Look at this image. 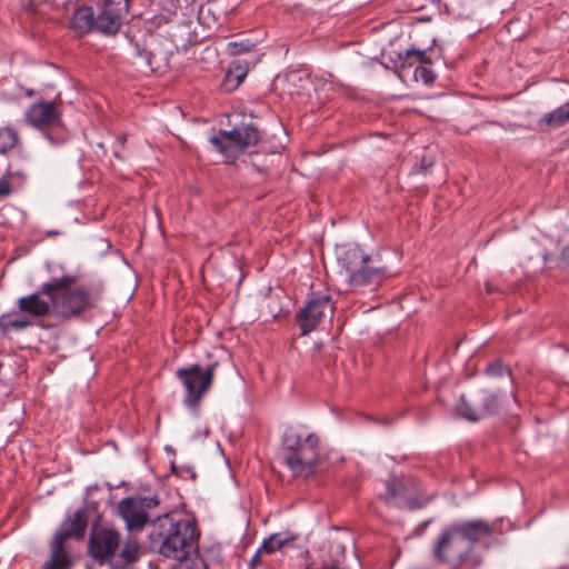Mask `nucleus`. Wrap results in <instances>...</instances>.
<instances>
[{
	"label": "nucleus",
	"mask_w": 569,
	"mask_h": 569,
	"mask_svg": "<svg viewBox=\"0 0 569 569\" xmlns=\"http://www.w3.org/2000/svg\"><path fill=\"white\" fill-rule=\"evenodd\" d=\"M493 535V526L482 519L455 521L443 527L433 541L432 558L438 563L459 567L475 547Z\"/></svg>",
	"instance_id": "nucleus-1"
},
{
	"label": "nucleus",
	"mask_w": 569,
	"mask_h": 569,
	"mask_svg": "<svg viewBox=\"0 0 569 569\" xmlns=\"http://www.w3.org/2000/svg\"><path fill=\"white\" fill-rule=\"evenodd\" d=\"M281 459L296 478L316 475L319 465V438L303 426H288L281 439Z\"/></svg>",
	"instance_id": "nucleus-2"
},
{
	"label": "nucleus",
	"mask_w": 569,
	"mask_h": 569,
	"mask_svg": "<svg viewBox=\"0 0 569 569\" xmlns=\"http://www.w3.org/2000/svg\"><path fill=\"white\" fill-rule=\"evenodd\" d=\"M77 277L63 274L42 283V292L52 299L53 316L67 321L80 317L94 307L98 296L86 287H73Z\"/></svg>",
	"instance_id": "nucleus-3"
},
{
	"label": "nucleus",
	"mask_w": 569,
	"mask_h": 569,
	"mask_svg": "<svg viewBox=\"0 0 569 569\" xmlns=\"http://www.w3.org/2000/svg\"><path fill=\"white\" fill-rule=\"evenodd\" d=\"M87 527V520L82 511H77L72 517L62 522L50 543V558L42 569H68L71 559L66 550L64 542L71 538H82Z\"/></svg>",
	"instance_id": "nucleus-4"
},
{
	"label": "nucleus",
	"mask_w": 569,
	"mask_h": 569,
	"mask_svg": "<svg viewBox=\"0 0 569 569\" xmlns=\"http://www.w3.org/2000/svg\"><path fill=\"white\" fill-rule=\"evenodd\" d=\"M259 130L252 124L236 127L230 131L221 130L210 138L211 144L224 157L226 162L233 163L238 153L259 142Z\"/></svg>",
	"instance_id": "nucleus-5"
},
{
	"label": "nucleus",
	"mask_w": 569,
	"mask_h": 569,
	"mask_svg": "<svg viewBox=\"0 0 569 569\" xmlns=\"http://www.w3.org/2000/svg\"><path fill=\"white\" fill-rule=\"evenodd\" d=\"M214 366L206 368L199 365L180 368V382L186 390L183 403L186 407L196 409L204 393L211 387Z\"/></svg>",
	"instance_id": "nucleus-6"
},
{
	"label": "nucleus",
	"mask_w": 569,
	"mask_h": 569,
	"mask_svg": "<svg viewBox=\"0 0 569 569\" xmlns=\"http://www.w3.org/2000/svg\"><path fill=\"white\" fill-rule=\"evenodd\" d=\"M500 406V393L480 390L472 395L470 400L462 395L456 407V411L460 417L469 421H479L490 415L497 413Z\"/></svg>",
	"instance_id": "nucleus-7"
},
{
	"label": "nucleus",
	"mask_w": 569,
	"mask_h": 569,
	"mask_svg": "<svg viewBox=\"0 0 569 569\" xmlns=\"http://www.w3.org/2000/svg\"><path fill=\"white\" fill-rule=\"evenodd\" d=\"M158 503L156 497H127L119 502L118 511L129 530L140 531L149 521V510Z\"/></svg>",
	"instance_id": "nucleus-8"
},
{
	"label": "nucleus",
	"mask_w": 569,
	"mask_h": 569,
	"mask_svg": "<svg viewBox=\"0 0 569 569\" xmlns=\"http://www.w3.org/2000/svg\"><path fill=\"white\" fill-rule=\"evenodd\" d=\"M128 11L129 0H104L96 14V31L104 36L117 34Z\"/></svg>",
	"instance_id": "nucleus-9"
},
{
	"label": "nucleus",
	"mask_w": 569,
	"mask_h": 569,
	"mask_svg": "<svg viewBox=\"0 0 569 569\" xmlns=\"http://www.w3.org/2000/svg\"><path fill=\"white\" fill-rule=\"evenodd\" d=\"M333 309V303L329 296H319L310 299L296 316L301 335L306 336L316 330L327 315H332Z\"/></svg>",
	"instance_id": "nucleus-10"
},
{
	"label": "nucleus",
	"mask_w": 569,
	"mask_h": 569,
	"mask_svg": "<svg viewBox=\"0 0 569 569\" xmlns=\"http://www.w3.org/2000/svg\"><path fill=\"white\" fill-rule=\"evenodd\" d=\"M390 276L391 272L386 267H370L367 262L346 276V279L351 291L367 293L375 291Z\"/></svg>",
	"instance_id": "nucleus-11"
},
{
	"label": "nucleus",
	"mask_w": 569,
	"mask_h": 569,
	"mask_svg": "<svg viewBox=\"0 0 569 569\" xmlns=\"http://www.w3.org/2000/svg\"><path fill=\"white\" fill-rule=\"evenodd\" d=\"M120 545V533L113 529H102L91 536L89 552L100 563L108 561L112 566V557Z\"/></svg>",
	"instance_id": "nucleus-12"
},
{
	"label": "nucleus",
	"mask_w": 569,
	"mask_h": 569,
	"mask_svg": "<svg viewBox=\"0 0 569 569\" xmlns=\"http://www.w3.org/2000/svg\"><path fill=\"white\" fill-rule=\"evenodd\" d=\"M26 122L39 130L58 126L61 114L54 102L41 101L31 104L24 113Z\"/></svg>",
	"instance_id": "nucleus-13"
},
{
	"label": "nucleus",
	"mask_w": 569,
	"mask_h": 569,
	"mask_svg": "<svg viewBox=\"0 0 569 569\" xmlns=\"http://www.w3.org/2000/svg\"><path fill=\"white\" fill-rule=\"evenodd\" d=\"M186 2V21H180V40L183 41V47L193 46L200 42L203 38L198 33L200 26V16L202 13V6L200 0H183Z\"/></svg>",
	"instance_id": "nucleus-14"
},
{
	"label": "nucleus",
	"mask_w": 569,
	"mask_h": 569,
	"mask_svg": "<svg viewBox=\"0 0 569 569\" xmlns=\"http://www.w3.org/2000/svg\"><path fill=\"white\" fill-rule=\"evenodd\" d=\"M180 552L188 549L199 550V540L201 538V529L193 512L186 510V505L180 502Z\"/></svg>",
	"instance_id": "nucleus-15"
},
{
	"label": "nucleus",
	"mask_w": 569,
	"mask_h": 569,
	"mask_svg": "<svg viewBox=\"0 0 569 569\" xmlns=\"http://www.w3.org/2000/svg\"><path fill=\"white\" fill-rule=\"evenodd\" d=\"M17 306L21 313L36 318L53 316L52 299L46 297V293L42 292V286L39 291L20 297Z\"/></svg>",
	"instance_id": "nucleus-16"
},
{
	"label": "nucleus",
	"mask_w": 569,
	"mask_h": 569,
	"mask_svg": "<svg viewBox=\"0 0 569 569\" xmlns=\"http://www.w3.org/2000/svg\"><path fill=\"white\" fill-rule=\"evenodd\" d=\"M386 493L385 500L388 505L397 508L416 509L419 508L417 499H413L403 482L402 479L393 478L392 480L386 481Z\"/></svg>",
	"instance_id": "nucleus-17"
},
{
	"label": "nucleus",
	"mask_w": 569,
	"mask_h": 569,
	"mask_svg": "<svg viewBox=\"0 0 569 569\" xmlns=\"http://www.w3.org/2000/svg\"><path fill=\"white\" fill-rule=\"evenodd\" d=\"M369 260L358 246L341 247L337 252L338 264L346 271V276L353 273Z\"/></svg>",
	"instance_id": "nucleus-18"
},
{
	"label": "nucleus",
	"mask_w": 569,
	"mask_h": 569,
	"mask_svg": "<svg viewBox=\"0 0 569 569\" xmlns=\"http://www.w3.org/2000/svg\"><path fill=\"white\" fill-rule=\"evenodd\" d=\"M69 27L78 37L96 30V13L92 8L87 6L77 8L71 16Z\"/></svg>",
	"instance_id": "nucleus-19"
},
{
	"label": "nucleus",
	"mask_w": 569,
	"mask_h": 569,
	"mask_svg": "<svg viewBox=\"0 0 569 569\" xmlns=\"http://www.w3.org/2000/svg\"><path fill=\"white\" fill-rule=\"evenodd\" d=\"M567 123H569V101L546 113L538 121L539 127L547 130L560 128Z\"/></svg>",
	"instance_id": "nucleus-20"
},
{
	"label": "nucleus",
	"mask_w": 569,
	"mask_h": 569,
	"mask_svg": "<svg viewBox=\"0 0 569 569\" xmlns=\"http://www.w3.org/2000/svg\"><path fill=\"white\" fill-rule=\"evenodd\" d=\"M296 538L297 536L291 532L273 533L262 541V545L260 546V552H264L267 555L273 553L280 550L287 543L293 541Z\"/></svg>",
	"instance_id": "nucleus-21"
},
{
	"label": "nucleus",
	"mask_w": 569,
	"mask_h": 569,
	"mask_svg": "<svg viewBox=\"0 0 569 569\" xmlns=\"http://www.w3.org/2000/svg\"><path fill=\"white\" fill-rule=\"evenodd\" d=\"M32 323L28 320L24 313L18 315L9 312L0 316V330L9 332L10 330H22L30 327Z\"/></svg>",
	"instance_id": "nucleus-22"
},
{
	"label": "nucleus",
	"mask_w": 569,
	"mask_h": 569,
	"mask_svg": "<svg viewBox=\"0 0 569 569\" xmlns=\"http://www.w3.org/2000/svg\"><path fill=\"white\" fill-rule=\"evenodd\" d=\"M178 552V523H170L168 533L159 547V553L176 559Z\"/></svg>",
	"instance_id": "nucleus-23"
},
{
	"label": "nucleus",
	"mask_w": 569,
	"mask_h": 569,
	"mask_svg": "<svg viewBox=\"0 0 569 569\" xmlns=\"http://www.w3.org/2000/svg\"><path fill=\"white\" fill-rule=\"evenodd\" d=\"M207 567L199 550L188 549L180 552V569H207Z\"/></svg>",
	"instance_id": "nucleus-24"
},
{
	"label": "nucleus",
	"mask_w": 569,
	"mask_h": 569,
	"mask_svg": "<svg viewBox=\"0 0 569 569\" xmlns=\"http://www.w3.org/2000/svg\"><path fill=\"white\" fill-rule=\"evenodd\" d=\"M18 141L19 134L13 128H0V153H6L14 148Z\"/></svg>",
	"instance_id": "nucleus-25"
},
{
	"label": "nucleus",
	"mask_w": 569,
	"mask_h": 569,
	"mask_svg": "<svg viewBox=\"0 0 569 569\" xmlns=\"http://www.w3.org/2000/svg\"><path fill=\"white\" fill-rule=\"evenodd\" d=\"M486 375L489 377H500L507 378L508 383L512 385L511 371L508 367H506L501 360H496L489 363L486 368Z\"/></svg>",
	"instance_id": "nucleus-26"
},
{
	"label": "nucleus",
	"mask_w": 569,
	"mask_h": 569,
	"mask_svg": "<svg viewBox=\"0 0 569 569\" xmlns=\"http://www.w3.org/2000/svg\"><path fill=\"white\" fill-rule=\"evenodd\" d=\"M121 558L127 565L133 563L139 558V545L136 540H127L121 551Z\"/></svg>",
	"instance_id": "nucleus-27"
},
{
	"label": "nucleus",
	"mask_w": 569,
	"mask_h": 569,
	"mask_svg": "<svg viewBox=\"0 0 569 569\" xmlns=\"http://www.w3.org/2000/svg\"><path fill=\"white\" fill-rule=\"evenodd\" d=\"M400 59H405V62L408 64H411V60H415L421 64H430L431 59L426 56V52L423 50L418 49H408L405 52V56L401 53L399 54Z\"/></svg>",
	"instance_id": "nucleus-28"
},
{
	"label": "nucleus",
	"mask_w": 569,
	"mask_h": 569,
	"mask_svg": "<svg viewBox=\"0 0 569 569\" xmlns=\"http://www.w3.org/2000/svg\"><path fill=\"white\" fill-rule=\"evenodd\" d=\"M253 48L250 40L233 41L227 44V50L231 56H238L249 52Z\"/></svg>",
	"instance_id": "nucleus-29"
},
{
	"label": "nucleus",
	"mask_w": 569,
	"mask_h": 569,
	"mask_svg": "<svg viewBox=\"0 0 569 569\" xmlns=\"http://www.w3.org/2000/svg\"><path fill=\"white\" fill-rule=\"evenodd\" d=\"M415 74L417 78L419 77L426 84L432 83L436 79V73L431 69L423 66L417 68L415 70Z\"/></svg>",
	"instance_id": "nucleus-30"
},
{
	"label": "nucleus",
	"mask_w": 569,
	"mask_h": 569,
	"mask_svg": "<svg viewBox=\"0 0 569 569\" xmlns=\"http://www.w3.org/2000/svg\"><path fill=\"white\" fill-rule=\"evenodd\" d=\"M198 475L193 466L180 467V479H190L191 481H196Z\"/></svg>",
	"instance_id": "nucleus-31"
},
{
	"label": "nucleus",
	"mask_w": 569,
	"mask_h": 569,
	"mask_svg": "<svg viewBox=\"0 0 569 569\" xmlns=\"http://www.w3.org/2000/svg\"><path fill=\"white\" fill-rule=\"evenodd\" d=\"M12 192L10 182L7 179H0V197H7Z\"/></svg>",
	"instance_id": "nucleus-32"
},
{
	"label": "nucleus",
	"mask_w": 569,
	"mask_h": 569,
	"mask_svg": "<svg viewBox=\"0 0 569 569\" xmlns=\"http://www.w3.org/2000/svg\"><path fill=\"white\" fill-rule=\"evenodd\" d=\"M432 166H433V159L432 158L422 157L421 162H420V164L418 167V172L425 173Z\"/></svg>",
	"instance_id": "nucleus-33"
},
{
	"label": "nucleus",
	"mask_w": 569,
	"mask_h": 569,
	"mask_svg": "<svg viewBox=\"0 0 569 569\" xmlns=\"http://www.w3.org/2000/svg\"><path fill=\"white\" fill-rule=\"evenodd\" d=\"M263 552H260V548L256 551V553L252 556L249 566L253 569L261 565V555Z\"/></svg>",
	"instance_id": "nucleus-34"
},
{
	"label": "nucleus",
	"mask_w": 569,
	"mask_h": 569,
	"mask_svg": "<svg viewBox=\"0 0 569 569\" xmlns=\"http://www.w3.org/2000/svg\"><path fill=\"white\" fill-rule=\"evenodd\" d=\"M559 260L569 266V243L562 249Z\"/></svg>",
	"instance_id": "nucleus-35"
},
{
	"label": "nucleus",
	"mask_w": 569,
	"mask_h": 569,
	"mask_svg": "<svg viewBox=\"0 0 569 569\" xmlns=\"http://www.w3.org/2000/svg\"><path fill=\"white\" fill-rule=\"evenodd\" d=\"M244 77H246V72H243V71H240L239 73L236 74V79H237L236 87H238L243 81Z\"/></svg>",
	"instance_id": "nucleus-36"
},
{
	"label": "nucleus",
	"mask_w": 569,
	"mask_h": 569,
	"mask_svg": "<svg viewBox=\"0 0 569 569\" xmlns=\"http://www.w3.org/2000/svg\"><path fill=\"white\" fill-rule=\"evenodd\" d=\"M486 291L488 293H491L495 291V288L491 286V283H489V282L486 283Z\"/></svg>",
	"instance_id": "nucleus-37"
},
{
	"label": "nucleus",
	"mask_w": 569,
	"mask_h": 569,
	"mask_svg": "<svg viewBox=\"0 0 569 569\" xmlns=\"http://www.w3.org/2000/svg\"><path fill=\"white\" fill-rule=\"evenodd\" d=\"M170 468H171V471H172L173 473H176V472H177V467H176V463H174L173 461H171V462H170Z\"/></svg>",
	"instance_id": "nucleus-38"
},
{
	"label": "nucleus",
	"mask_w": 569,
	"mask_h": 569,
	"mask_svg": "<svg viewBox=\"0 0 569 569\" xmlns=\"http://www.w3.org/2000/svg\"><path fill=\"white\" fill-rule=\"evenodd\" d=\"M158 520H159L160 522H163V521H168V520H169V518H168V516H164L163 518H159ZM160 527H163V523H160Z\"/></svg>",
	"instance_id": "nucleus-39"
},
{
	"label": "nucleus",
	"mask_w": 569,
	"mask_h": 569,
	"mask_svg": "<svg viewBox=\"0 0 569 569\" xmlns=\"http://www.w3.org/2000/svg\"><path fill=\"white\" fill-rule=\"evenodd\" d=\"M542 259H543V261H545V262H547V261L550 259L549 253H548V252H545V253L542 254Z\"/></svg>",
	"instance_id": "nucleus-40"
},
{
	"label": "nucleus",
	"mask_w": 569,
	"mask_h": 569,
	"mask_svg": "<svg viewBox=\"0 0 569 569\" xmlns=\"http://www.w3.org/2000/svg\"><path fill=\"white\" fill-rule=\"evenodd\" d=\"M118 140L120 141L121 144H123L126 142V137L121 136L118 138Z\"/></svg>",
	"instance_id": "nucleus-41"
},
{
	"label": "nucleus",
	"mask_w": 569,
	"mask_h": 569,
	"mask_svg": "<svg viewBox=\"0 0 569 569\" xmlns=\"http://www.w3.org/2000/svg\"><path fill=\"white\" fill-rule=\"evenodd\" d=\"M47 233H48V236H54V234H58L59 232L58 231H48Z\"/></svg>",
	"instance_id": "nucleus-42"
},
{
	"label": "nucleus",
	"mask_w": 569,
	"mask_h": 569,
	"mask_svg": "<svg viewBox=\"0 0 569 569\" xmlns=\"http://www.w3.org/2000/svg\"><path fill=\"white\" fill-rule=\"evenodd\" d=\"M88 569H92V568H88Z\"/></svg>",
	"instance_id": "nucleus-43"
}]
</instances>
